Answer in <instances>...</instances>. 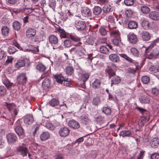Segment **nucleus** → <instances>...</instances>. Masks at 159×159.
<instances>
[{
	"instance_id": "obj_6",
	"label": "nucleus",
	"mask_w": 159,
	"mask_h": 159,
	"mask_svg": "<svg viewBox=\"0 0 159 159\" xmlns=\"http://www.w3.org/2000/svg\"><path fill=\"white\" fill-rule=\"evenodd\" d=\"M17 152L20 153L23 157L26 156L28 153V148L25 146H19L16 148Z\"/></svg>"
},
{
	"instance_id": "obj_14",
	"label": "nucleus",
	"mask_w": 159,
	"mask_h": 159,
	"mask_svg": "<svg viewBox=\"0 0 159 159\" xmlns=\"http://www.w3.org/2000/svg\"><path fill=\"white\" fill-rule=\"evenodd\" d=\"M34 121L33 116L30 115H27L25 117L24 122L26 125H30L33 123Z\"/></svg>"
},
{
	"instance_id": "obj_9",
	"label": "nucleus",
	"mask_w": 159,
	"mask_h": 159,
	"mask_svg": "<svg viewBox=\"0 0 159 159\" xmlns=\"http://www.w3.org/2000/svg\"><path fill=\"white\" fill-rule=\"evenodd\" d=\"M159 57V49L155 48L148 56V59H151L153 58H156Z\"/></svg>"
},
{
	"instance_id": "obj_46",
	"label": "nucleus",
	"mask_w": 159,
	"mask_h": 159,
	"mask_svg": "<svg viewBox=\"0 0 159 159\" xmlns=\"http://www.w3.org/2000/svg\"><path fill=\"white\" fill-rule=\"evenodd\" d=\"M13 26L14 30L17 31L19 30L21 28L20 24L17 21L13 23Z\"/></svg>"
},
{
	"instance_id": "obj_2",
	"label": "nucleus",
	"mask_w": 159,
	"mask_h": 159,
	"mask_svg": "<svg viewBox=\"0 0 159 159\" xmlns=\"http://www.w3.org/2000/svg\"><path fill=\"white\" fill-rule=\"evenodd\" d=\"M27 80L26 74L25 73H20L17 77V81L18 84L20 85H23L26 84Z\"/></svg>"
},
{
	"instance_id": "obj_58",
	"label": "nucleus",
	"mask_w": 159,
	"mask_h": 159,
	"mask_svg": "<svg viewBox=\"0 0 159 159\" xmlns=\"http://www.w3.org/2000/svg\"><path fill=\"white\" fill-rule=\"evenodd\" d=\"M16 51V50L15 47L12 46L9 48L8 52L10 54H14Z\"/></svg>"
},
{
	"instance_id": "obj_41",
	"label": "nucleus",
	"mask_w": 159,
	"mask_h": 159,
	"mask_svg": "<svg viewBox=\"0 0 159 159\" xmlns=\"http://www.w3.org/2000/svg\"><path fill=\"white\" fill-rule=\"evenodd\" d=\"M66 72L68 75L70 76L74 73V70L72 66H69L66 67Z\"/></svg>"
},
{
	"instance_id": "obj_4",
	"label": "nucleus",
	"mask_w": 159,
	"mask_h": 159,
	"mask_svg": "<svg viewBox=\"0 0 159 159\" xmlns=\"http://www.w3.org/2000/svg\"><path fill=\"white\" fill-rule=\"evenodd\" d=\"M70 130L67 127L65 126L61 127L59 131L60 136L62 137L67 136L69 134Z\"/></svg>"
},
{
	"instance_id": "obj_7",
	"label": "nucleus",
	"mask_w": 159,
	"mask_h": 159,
	"mask_svg": "<svg viewBox=\"0 0 159 159\" xmlns=\"http://www.w3.org/2000/svg\"><path fill=\"white\" fill-rule=\"evenodd\" d=\"M82 15L84 17H90L92 16L91 10L87 7H83L81 10Z\"/></svg>"
},
{
	"instance_id": "obj_28",
	"label": "nucleus",
	"mask_w": 159,
	"mask_h": 159,
	"mask_svg": "<svg viewBox=\"0 0 159 159\" xmlns=\"http://www.w3.org/2000/svg\"><path fill=\"white\" fill-rule=\"evenodd\" d=\"M51 82L50 80L48 78L45 79L42 83V86L44 89H47L50 86Z\"/></svg>"
},
{
	"instance_id": "obj_13",
	"label": "nucleus",
	"mask_w": 159,
	"mask_h": 159,
	"mask_svg": "<svg viewBox=\"0 0 159 159\" xmlns=\"http://www.w3.org/2000/svg\"><path fill=\"white\" fill-rule=\"evenodd\" d=\"M121 79L120 77L118 76H113L111 80V86L112 87L113 85H117L120 84L121 81Z\"/></svg>"
},
{
	"instance_id": "obj_5",
	"label": "nucleus",
	"mask_w": 159,
	"mask_h": 159,
	"mask_svg": "<svg viewBox=\"0 0 159 159\" xmlns=\"http://www.w3.org/2000/svg\"><path fill=\"white\" fill-rule=\"evenodd\" d=\"M16 127L15 128V131L19 136L22 135L24 133L23 129L21 126V123L20 120H18L16 123Z\"/></svg>"
},
{
	"instance_id": "obj_31",
	"label": "nucleus",
	"mask_w": 159,
	"mask_h": 159,
	"mask_svg": "<svg viewBox=\"0 0 159 159\" xmlns=\"http://www.w3.org/2000/svg\"><path fill=\"white\" fill-rule=\"evenodd\" d=\"M141 26L145 30H148L150 28V23L148 20H143L141 23Z\"/></svg>"
},
{
	"instance_id": "obj_15",
	"label": "nucleus",
	"mask_w": 159,
	"mask_h": 159,
	"mask_svg": "<svg viewBox=\"0 0 159 159\" xmlns=\"http://www.w3.org/2000/svg\"><path fill=\"white\" fill-rule=\"evenodd\" d=\"M69 38L73 42L75 43H78L75 45V46H79L82 44V43L80 42V38L77 36L70 35Z\"/></svg>"
},
{
	"instance_id": "obj_50",
	"label": "nucleus",
	"mask_w": 159,
	"mask_h": 159,
	"mask_svg": "<svg viewBox=\"0 0 159 159\" xmlns=\"http://www.w3.org/2000/svg\"><path fill=\"white\" fill-rule=\"evenodd\" d=\"M141 80L142 82L145 84H147L148 83L150 80V78L147 75L143 76L141 79Z\"/></svg>"
},
{
	"instance_id": "obj_51",
	"label": "nucleus",
	"mask_w": 159,
	"mask_h": 159,
	"mask_svg": "<svg viewBox=\"0 0 159 159\" xmlns=\"http://www.w3.org/2000/svg\"><path fill=\"white\" fill-rule=\"evenodd\" d=\"M7 94V90L3 86H0V96H4Z\"/></svg>"
},
{
	"instance_id": "obj_3",
	"label": "nucleus",
	"mask_w": 159,
	"mask_h": 159,
	"mask_svg": "<svg viewBox=\"0 0 159 159\" xmlns=\"http://www.w3.org/2000/svg\"><path fill=\"white\" fill-rule=\"evenodd\" d=\"M75 26L76 30L79 31L85 30L86 28V25L84 21H76Z\"/></svg>"
},
{
	"instance_id": "obj_27",
	"label": "nucleus",
	"mask_w": 159,
	"mask_h": 159,
	"mask_svg": "<svg viewBox=\"0 0 159 159\" xmlns=\"http://www.w3.org/2000/svg\"><path fill=\"white\" fill-rule=\"evenodd\" d=\"M50 137V134L48 132L43 133L40 135V139L42 141H45L48 139Z\"/></svg>"
},
{
	"instance_id": "obj_10",
	"label": "nucleus",
	"mask_w": 159,
	"mask_h": 159,
	"mask_svg": "<svg viewBox=\"0 0 159 159\" xmlns=\"http://www.w3.org/2000/svg\"><path fill=\"white\" fill-rule=\"evenodd\" d=\"M7 105L8 109L11 113L13 112L15 116L17 115L18 112L16 108V106L15 104L13 103H7Z\"/></svg>"
},
{
	"instance_id": "obj_60",
	"label": "nucleus",
	"mask_w": 159,
	"mask_h": 159,
	"mask_svg": "<svg viewBox=\"0 0 159 159\" xmlns=\"http://www.w3.org/2000/svg\"><path fill=\"white\" fill-rule=\"evenodd\" d=\"M133 13V11L130 9L127 10L125 11V14L127 17H131L132 16Z\"/></svg>"
},
{
	"instance_id": "obj_1",
	"label": "nucleus",
	"mask_w": 159,
	"mask_h": 159,
	"mask_svg": "<svg viewBox=\"0 0 159 159\" xmlns=\"http://www.w3.org/2000/svg\"><path fill=\"white\" fill-rule=\"evenodd\" d=\"M54 78L56 79V81L59 84H62L64 81L63 84L66 86H69L70 85V83L68 81L67 78L64 77L61 75H54Z\"/></svg>"
},
{
	"instance_id": "obj_63",
	"label": "nucleus",
	"mask_w": 159,
	"mask_h": 159,
	"mask_svg": "<svg viewBox=\"0 0 159 159\" xmlns=\"http://www.w3.org/2000/svg\"><path fill=\"white\" fill-rule=\"evenodd\" d=\"M56 4V2L55 0H52L50 2L49 4V7L52 8L55 7Z\"/></svg>"
},
{
	"instance_id": "obj_40",
	"label": "nucleus",
	"mask_w": 159,
	"mask_h": 159,
	"mask_svg": "<svg viewBox=\"0 0 159 159\" xmlns=\"http://www.w3.org/2000/svg\"><path fill=\"white\" fill-rule=\"evenodd\" d=\"M128 26L130 29H136L138 26V24L135 21H131L129 23Z\"/></svg>"
},
{
	"instance_id": "obj_22",
	"label": "nucleus",
	"mask_w": 159,
	"mask_h": 159,
	"mask_svg": "<svg viewBox=\"0 0 159 159\" xmlns=\"http://www.w3.org/2000/svg\"><path fill=\"white\" fill-rule=\"evenodd\" d=\"M101 82L100 80L98 79H96L92 84V88L96 89L99 88L100 87Z\"/></svg>"
},
{
	"instance_id": "obj_18",
	"label": "nucleus",
	"mask_w": 159,
	"mask_h": 159,
	"mask_svg": "<svg viewBox=\"0 0 159 159\" xmlns=\"http://www.w3.org/2000/svg\"><path fill=\"white\" fill-rule=\"evenodd\" d=\"M26 62L24 59L18 60L15 64V67L17 68L23 67L25 65Z\"/></svg>"
},
{
	"instance_id": "obj_55",
	"label": "nucleus",
	"mask_w": 159,
	"mask_h": 159,
	"mask_svg": "<svg viewBox=\"0 0 159 159\" xmlns=\"http://www.w3.org/2000/svg\"><path fill=\"white\" fill-rule=\"evenodd\" d=\"M124 3L127 6H131L134 4V0H125Z\"/></svg>"
},
{
	"instance_id": "obj_39",
	"label": "nucleus",
	"mask_w": 159,
	"mask_h": 159,
	"mask_svg": "<svg viewBox=\"0 0 159 159\" xmlns=\"http://www.w3.org/2000/svg\"><path fill=\"white\" fill-rule=\"evenodd\" d=\"M1 30L2 34L3 35L5 36L8 35L9 32V30L7 26H3Z\"/></svg>"
},
{
	"instance_id": "obj_32",
	"label": "nucleus",
	"mask_w": 159,
	"mask_h": 159,
	"mask_svg": "<svg viewBox=\"0 0 159 159\" xmlns=\"http://www.w3.org/2000/svg\"><path fill=\"white\" fill-rule=\"evenodd\" d=\"M132 134V133L131 131L129 130L122 131L120 133V135L122 136L123 137H129L131 136Z\"/></svg>"
},
{
	"instance_id": "obj_25",
	"label": "nucleus",
	"mask_w": 159,
	"mask_h": 159,
	"mask_svg": "<svg viewBox=\"0 0 159 159\" xmlns=\"http://www.w3.org/2000/svg\"><path fill=\"white\" fill-rule=\"evenodd\" d=\"M105 71L108 74L109 78L116 75V70H115L114 69H113L109 67L106 68Z\"/></svg>"
},
{
	"instance_id": "obj_43",
	"label": "nucleus",
	"mask_w": 159,
	"mask_h": 159,
	"mask_svg": "<svg viewBox=\"0 0 159 159\" xmlns=\"http://www.w3.org/2000/svg\"><path fill=\"white\" fill-rule=\"evenodd\" d=\"M130 51L132 55L135 57H138L139 55V52L135 48H130Z\"/></svg>"
},
{
	"instance_id": "obj_17",
	"label": "nucleus",
	"mask_w": 159,
	"mask_h": 159,
	"mask_svg": "<svg viewBox=\"0 0 159 159\" xmlns=\"http://www.w3.org/2000/svg\"><path fill=\"white\" fill-rule=\"evenodd\" d=\"M109 58L113 62L119 63L120 61L119 56L116 54H112L110 55Z\"/></svg>"
},
{
	"instance_id": "obj_20",
	"label": "nucleus",
	"mask_w": 159,
	"mask_h": 159,
	"mask_svg": "<svg viewBox=\"0 0 159 159\" xmlns=\"http://www.w3.org/2000/svg\"><path fill=\"white\" fill-rule=\"evenodd\" d=\"M128 40L129 42L133 44H135L138 40L136 35L134 33L129 35Z\"/></svg>"
},
{
	"instance_id": "obj_16",
	"label": "nucleus",
	"mask_w": 159,
	"mask_h": 159,
	"mask_svg": "<svg viewBox=\"0 0 159 159\" xmlns=\"http://www.w3.org/2000/svg\"><path fill=\"white\" fill-rule=\"evenodd\" d=\"M150 119L149 114L143 115L141 117L140 121L139 123V125L141 126H143L145 123L148 121Z\"/></svg>"
},
{
	"instance_id": "obj_23",
	"label": "nucleus",
	"mask_w": 159,
	"mask_h": 159,
	"mask_svg": "<svg viewBox=\"0 0 159 159\" xmlns=\"http://www.w3.org/2000/svg\"><path fill=\"white\" fill-rule=\"evenodd\" d=\"M151 147L154 148H157L159 144V139L157 138H153L150 143Z\"/></svg>"
},
{
	"instance_id": "obj_33",
	"label": "nucleus",
	"mask_w": 159,
	"mask_h": 159,
	"mask_svg": "<svg viewBox=\"0 0 159 159\" xmlns=\"http://www.w3.org/2000/svg\"><path fill=\"white\" fill-rule=\"evenodd\" d=\"M112 6L109 4L105 5L102 8L103 12L105 13H108L111 11Z\"/></svg>"
},
{
	"instance_id": "obj_35",
	"label": "nucleus",
	"mask_w": 159,
	"mask_h": 159,
	"mask_svg": "<svg viewBox=\"0 0 159 159\" xmlns=\"http://www.w3.org/2000/svg\"><path fill=\"white\" fill-rule=\"evenodd\" d=\"M49 103L51 106L54 107L58 105L59 101L55 98H53L49 101Z\"/></svg>"
},
{
	"instance_id": "obj_11",
	"label": "nucleus",
	"mask_w": 159,
	"mask_h": 159,
	"mask_svg": "<svg viewBox=\"0 0 159 159\" xmlns=\"http://www.w3.org/2000/svg\"><path fill=\"white\" fill-rule=\"evenodd\" d=\"M7 138L8 142L11 143H14L15 142L17 139L16 135L13 133H9L7 136Z\"/></svg>"
},
{
	"instance_id": "obj_44",
	"label": "nucleus",
	"mask_w": 159,
	"mask_h": 159,
	"mask_svg": "<svg viewBox=\"0 0 159 159\" xmlns=\"http://www.w3.org/2000/svg\"><path fill=\"white\" fill-rule=\"evenodd\" d=\"M99 51L102 53L105 54H107L109 52L108 48L107 47L103 45L100 47Z\"/></svg>"
},
{
	"instance_id": "obj_34",
	"label": "nucleus",
	"mask_w": 159,
	"mask_h": 159,
	"mask_svg": "<svg viewBox=\"0 0 159 159\" xmlns=\"http://www.w3.org/2000/svg\"><path fill=\"white\" fill-rule=\"evenodd\" d=\"M140 102L143 103H148L150 102V98L148 96H143L140 99Z\"/></svg>"
},
{
	"instance_id": "obj_45",
	"label": "nucleus",
	"mask_w": 159,
	"mask_h": 159,
	"mask_svg": "<svg viewBox=\"0 0 159 159\" xmlns=\"http://www.w3.org/2000/svg\"><path fill=\"white\" fill-rule=\"evenodd\" d=\"M112 42L114 45L116 46H118L121 43L120 37L115 38L112 40Z\"/></svg>"
},
{
	"instance_id": "obj_47",
	"label": "nucleus",
	"mask_w": 159,
	"mask_h": 159,
	"mask_svg": "<svg viewBox=\"0 0 159 159\" xmlns=\"http://www.w3.org/2000/svg\"><path fill=\"white\" fill-rule=\"evenodd\" d=\"M136 109L138 110L143 115H147V114H149L148 111L146 109H144L142 107H136Z\"/></svg>"
},
{
	"instance_id": "obj_21",
	"label": "nucleus",
	"mask_w": 159,
	"mask_h": 159,
	"mask_svg": "<svg viewBox=\"0 0 159 159\" xmlns=\"http://www.w3.org/2000/svg\"><path fill=\"white\" fill-rule=\"evenodd\" d=\"M49 43L52 44H56L58 42L57 37L55 35H51L49 37Z\"/></svg>"
},
{
	"instance_id": "obj_38",
	"label": "nucleus",
	"mask_w": 159,
	"mask_h": 159,
	"mask_svg": "<svg viewBox=\"0 0 159 159\" xmlns=\"http://www.w3.org/2000/svg\"><path fill=\"white\" fill-rule=\"evenodd\" d=\"M149 70L152 73H156L159 72V66L157 65H153L149 68Z\"/></svg>"
},
{
	"instance_id": "obj_57",
	"label": "nucleus",
	"mask_w": 159,
	"mask_h": 159,
	"mask_svg": "<svg viewBox=\"0 0 159 159\" xmlns=\"http://www.w3.org/2000/svg\"><path fill=\"white\" fill-rule=\"evenodd\" d=\"M159 42V38H157L153 41L149 46L150 48H152L155 46L156 44Z\"/></svg>"
},
{
	"instance_id": "obj_52",
	"label": "nucleus",
	"mask_w": 159,
	"mask_h": 159,
	"mask_svg": "<svg viewBox=\"0 0 159 159\" xmlns=\"http://www.w3.org/2000/svg\"><path fill=\"white\" fill-rule=\"evenodd\" d=\"M141 11L144 14H147L150 11V9L146 6H143L141 8Z\"/></svg>"
},
{
	"instance_id": "obj_61",
	"label": "nucleus",
	"mask_w": 159,
	"mask_h": 159,
	"mask_svg": "<svg viewBox=\"0 0 159 159\" xmlns=\"http://www.w3.org/2000/svg\"><path fill=\"white\" fill-rule=\"evenodd\" d=\"M46 126L48 129L51 130H53L55 129V127L52 124L49 123H47L46 124Z\"/></svg>"
},
{
	"instance_id": "obj_53",
	"label": "nucleus",
	"mask_w": 159,
	"mask_h": 159,
	"mask_svg": "<svg viewBox=\"0 0 159 159\" xmlns=\"http://www.w3.org/2000/svg\"><path fill=\"white\" fill-rule=\"evenodd\" d=\"M108 31L104 27H101L99 30V32L101 35L105 36Z\"/></svg>"
},
{
	"instance_id": "obj_64",
	"label": "nucleus",
	"mask_w": 159,
	"mask_h": 159,
	"mask_svg": "<svg viewBox=\"0 0 159 159\" xmlns=\"http://www.w3.org/2000/svg\"><path fill=\"white\" fill-rule=\"evenodd\" d=\"M13 43L14 46L17 47L18 49H20L21 48V47L17 42V41L15 40H13Z\"/></svg>"
},
{
	"instance_id": "obj_56",
	"label": "nucleus",
	"mask_w": 159,
	"mask_h": 159,
	"mask_svg": "<svg viewBox=\"0 0 159 159\" xmlns=\"http://www.w3.org/2000/svg\"><path fill=\"white\" fill-rule=\"evenodd\" d=\"M64 44L66 48H69L72 45L71 41L69 40H66L64 41Z\"/></svg>"
},
{
	"instance_id": "obj_62",
	"label": "nucleus",
	"mask_w": 159,
	"mask_h": 159,
	"mask_svg": "<svg viewBox=\"0 0 159 159\" xmlns=\"http://www.w3.org/2000/svg\"><path fill=\"white\" fill-rule=\"evenodd\" d=\"M151 159H159V154L157 153H154L151 156Z\"/></svg>"
},
{
	"instance_id": "obj_8",
	"label": "nucleus",
	"mask_w": 159,
	"mask_h": 159,
	"mask_svg": "<svg viewBox=\"0 0 159 159\" xmlns=\"http://www.w3.org/2000/svg\"><path fill=\"white\" fill-rule=\"evenodd\" d=\"M68 125L69 127L74 129H78L80 127L79 123L74 120L69 121Z\"/></svg>"
},
{
	"instance_id": "obj_42",
	"label": "nucleus",
	"mask_w": 159,
	"mask_h": 159,
	"mask_svg": "<svg viewBox=\"0 0 159 159\" xmlns=\"http://www.w3.org/2000/svg\"><path fill=\"white\" fill-rule=\"evenodd\" d=\"M102 111L106 115H109L111 114V110L109 107H103L102 109Z\"/></svg>"
},
{
	"instance_id": "obj_19",
	"label": "nucleus",
	"mask_w": 159,
	"mask_h": 159,
	"mask_svg": "<svg viewBox=\"0 0 159 159\" xmlns=\"http://www.w3.org/2000/svg\"><path fill=\"white\" fill-rule=\"evenodd\" d=\"M80 122L84 125H87L89 123L90 120L87 116L83 115L80 117Z\"/></svg>"
},
{
	"instance_id": "obj_26",
	"label": "nucleus",
	"mask_w": 159,
	"mask_h": 159,
	"mask_svg": "<svg viewBox=\"0 0 159 159\" xmlns=\"http://www.w3.org/2000/svg\"><path fill=\"white\" fill-rule=\"evenodd\" d=\"M150 18L154 20H159V13L157 12L152 11L149 14Z\"/></svg>"
},
{
	"instance_id": "obj_29",
	"label": "nucleus",
	"mask_w": 159,
	"mask_h": 159,
	"mask_svg": "<svg viewBox=\"0 0 159 159\" xmlns=\"http://www.w3.org/2000/svg\"><path fill=\"white\" fill-rule=\"evenodd\" d=\"M36 68L37 70L40 72H44V74L46 73L45 72L47 68L43 64L41 63H39L36 66Z\"/></svg>"
},
{
	"instance_id": "obj_59",
	"label": "nucleus",
	"mask_w": 159,
	"mask_h": 159,
	"mask_svg": "<svg viewBox=\"0 0 159 159\" xmlns=\"http://www.w3.org/2000/svg\"><path fill=\"white\" fill-rule=\"evenodd\" d=\"M100 101V99L98 97L94 98L93 100V104L95 106H98Z\"/></svg>"
},
{
	"instance_id": "obj_24",
	"label": "nucleus",
	"mask_w": 159,
	"mask_h": 159,
	"mask_svg": "<svg viewBox=\"0 0 159 159\" xmlns=\"http://www.w3.org/2000/svg\"><path fill=\"white\" fill-rule=\"evenodd\" d=\"M142 38L143 41H148L151 38L150 34L146 31H143L141 33Z\"/></svg>"
},
{
	"instance_id": "obj_37",
	"label": "nucleus",
	"mask_w": 159,
	"mask_h": 159,
	"mask_svg": "<svg viewBox=\"0 0 159 159\" xmlns=\"http://www.w3.org/2000/svg\"><path fill=\"white\" fill-rule=\"evenodd\" d=\"M90 74L88 73H86L82 74L81 75V80L84 82L86 81L88 79Z\"/></svg>"
},
{
	"instance_id": "obj_36",
	"label": "nucleus",
	"mask_w": 159,
	"mask_h": 159,
	"mask_svg": "<svg viewBox=\"0 0 159 159\" xmlns=\"http://www.w3.org/2000/svg\"><path fill=\"white\" fill-rule=\"evenodd\" d=\"M119 55L120 57L124 58L128 61L131 63H134V60L130 57L127 56L126 54L124 53H121L119 54Z\"/></svg>"
},
{
	"instance_id": "obj_12",
	"label": "nucleus",
	"mask_w": 159,
	"mask_h": 159,
	"mask_svg": "<svg viewBox=\"0 0 159 159\" xmlns=\"http://www.w3.org/2000/svg\"><path fill=\"white\" fill-rule=\"evenodd\" d=\"M36 34V30L33 28H28L26 31V35L28 38L34 36Z\"/></svg>"
},
{
	"instance_id": "obj_49",
	"label": "nucleus",
	"mask_w": 159,
	"mask_h": 159,
	"mask_svg": "<svg viewBox=\"0 0 159 159\" xmlns=\"http://www.w3.org/2000/svg\"><path fill=\"white\" fill-rule=\"evenodd\" d=\"M3 83L8 88H10L13 85L12 83L10 82L8 80L6 79L3 80Z\"/></svg>"
},
{
	"instance_id": "obj_30",
	"label": "nucleus",
	"mask_w": 159,
	"mask_h": 159,
	"mask_svg": "<svg viewBox=\"0 0 159 159\" xmlns=\"http://www.w3.org/2000/svg\"><path fill=\"white\" fill-rule=\"evenodd\" d=\"M102 8L98 6H95L93 9V14L96 16L100 15L102 12Z\"/></svg>"
},
{
	"instance_id": "obj_54",
	"label": "nucleus",
	"mask_w": 159,
	"mask_h": 159,
	"mask_svg": "<svg viewBox=\"0 0 159 159\" xmlns=\"http://www.w3.org/2000/svg\"><path fill=\"white\" fill-rule=\"evenodd\" d=\"M111 35L115 37V38H117L120 37V34L118 30H116L111 31Z\"/></svg>"
},
{
	"instance_id": "obj_48",
	"label": "nucleus",
	"mask_w": 159,
	"mask_h": 159,
	"mask_svg": "<svg viewBox=\"0 0 159 159\" xmlns=\"http://www.w3.org/2000/svg\"><path fill=\"white\" fill-rule=\"evenodd\" d=\"M152 93L153 96H157L159 95V88H154L152 89Z\"/></svg>"
}]
</instances>
